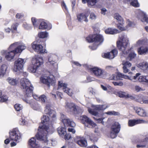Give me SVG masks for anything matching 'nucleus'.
Masks as SVG:
<instances>
[{"label": "nucleus", "mask_w": 148, "mask_h": 148, "mask_svg": "<svg viewBox=\"0 0 148 148\" xmlns=\"http://www.w3.org/2000/svg\"><path fill=\"white\" fill-rule=\"evenodd\" d=\"M38 99L41 103H45L46 101L47 97L45 95H43L39 97Z\"/></svg>", "instance_id": "nucleus-41"}, {"label": "nucleus", "mask_w": 148, "mask_h": 148, "mask_svg": "<svg viewBox=\"0 0 148 148\" xmlns=\"http://www.w3.org/2000/svg\"><path fill=\"white\" fill-rule=\"evenodd\" d=\"M61 118L65 126H70L73 127L75 126V123L72 120L67 118L64 114H61Z\"/></svg>", "instance_id": "nucleus-14"}, {"label": "nucleus", "mask_w": 148, "mask_h": 148, "mask_svg": "<svg viewBox=\"0 0 148 148\" xmlns=\"http://www.w3.org/2000/svg\"><path fill=\"white\" fill-rule=\"evenodd\" d=\"M10 138L11 140L19 142L21 136L19 132L16 129H14L10 133Z\"/></svg>", "instance_id": "nucleus-13"}, {"label": "nucleus", "mask_w": 148, "mask_h": 148, "mask_svg": "<svg viewBox=\"0 0 148 148\" xmlns=\"http://www.w3.org/2000/svg\"><path fill=\"white\" fill-rule=\"evenodd\" d=\"M32 22L34 27L38 26V24L35 18L33 17L32 18Z\"/></svg>", "instance_id": "nucleus-56"}, {"label": "nucleus", "mask_w": 148, "mask_h": 148, "mask_svg": "<svg viewBox=\"0 0 148 148\" xmlns=\"http://www.w3.org/2000/svg\"><path fill=\"white\" fill-rule=\"evenodd\" d=\"M97 16L93 12H91L90 14V18L92 20H95L96 19Z\"/></svg>", "instance_id": "nucleus-59"}, {"label": "nucleus", "mask_w": 148, "mask_h": 148, "mask_svg": "<svg viewBox=\"0 0 148 148\" xmlns=\"http://www.w3.org/2000/svg\"><path fill=\"white\" fill-rule=\"evenodd\" d=\"M57 57L54 54H50L49 56L48 59L49 62L52 64L55 63V59Z\"/></svg>", "instance_id": "nucleus-31"}, {"label": "nucleus", "mask_w": 148, "mask_h": 148, "mask_svg": "<svg viewBox=\"0 0 148 148\" xmlns=\"http://www.w3.org/2000/svg\"><path fill=\"white\" fill-rule=\"evenodd\" d=\"M32 65L28 67V69L30 72L35 73L37 69L42 64L43 59L42 58L38 56H35L32 60Z\"/></svg>", "instance_id": "nucleus-5"}, {"label": "nucleus", "mask_w": 148, "mask_h": 148, "mask_svg": "<svg viewBox=\"0 0 148 148\" xmlns=\"http://www.w3.org/2000/svg\"><path fill=\"white\" fill-rule=\"evenodd\" d=\"M32 47L36 52L38 53L42 54L47 52L46 50L43 48L41 45L35 44V42L32 44Z\"/></svg>", "instance_id": "nucleus-16"}, {"label": "nucleus", "mask_w": 148, "mask_h": 148, "mask_svg": "<svg viewBox=\"0 0 148 148\" xmlns=\"http://www.w3.org/2000/svg\"><path fill=\"white\" fill-rule=\"evenodd\" d=\"M105 69L107 71H110L114 70L115 68L114 67L112 66H106Z\"/></svg>", "instance_id": "nucleus-58"}, {"label": "nucleus", "mask_w": 148, "mask_h": 148, "mask_svg": "<svg viewBox=\"0 0 148 148\" xmlns=\"http://www.w3.org/2000/svg\"><path fill=\"white\" fill-rule=\"evenodd\" d=\"M96 76L103 78H107L110 77L109 74L106 71L98 67L89 68Z\"/></svg>", "instance_id": "nucleus-6"}, {"label": "nucleus", "mask_w": 148, "mask_h": 148, "mask_svg": "<svg viewBox=\"0 0 148 148\" xmlns=\"http://www.w3.org/2000/svg\"><path fill=\"white\" fill-rule=\"evenodd\" d=\"M138 80L140 82H145L148 84V76H142L139 77Z\"/></svg>", "instance_id": "nucleus-35"}, {"label": "nucleus", "mask_w": 148, "mask_h": 148, "mask_svg": "<svg viewBox=\"0 0 148 148\" xmlns=\"http://www.w3.org/2000/svg\"><path fill=\"white\" fill-rule=\"evenodd\" d=\"M19 123L21 125H24L27 124V121L25 120V119L22 118L20 120Z\"/></svg>", "instance_id": "nucleus-54"}, {"label": "nucleus", "mask_w": 148, "mask_h": 148, "mask_svg": "<svg viewBox=\"0 0 148 148\" xmlns=\"http://www.w3.org/2000/svg\"><path fill=\"white\" fill-rule=\"evenodd\" d=\"M9 84L12 85H14L17 83L18 80L16 79L9 77L7 79Z\"/></svg>", "instance_id": "nucleus-38"}, {"label": "nucleus", "mask_w": 148, "mask_h": 148, "mask_svg": "<svg viewBox=\"0 0 148 148\" xmlns=\"http://www.w3.org/2000/svg\"><path fill=\"white\" fill-rule=\"evenodd\" d=\"M18 24L17 23L13 24L11 27V30L12 32L13 33L14 32V31H16L17 30V27Z\"/></svg>", "instance_id": "nucleus-52"}, {"label": "nucleus", "mask_w": 148, "mask_h": 148, "mask_svg": "<svg viewBox=\"0 0 148 148\" xmlns=\"http://www.w3.org/2000/svg\"><path fill=\"white\" fill-rule=\"evenodd\" d=\"M17 49H16L15 50H12L6 53L5 58L8 60L10 61L13 59L15 55L21 51Z\"/></svg>", "instance_id": "nucleus-17"}, {"label": "nucleus", "mask_w": 148, "mask_h": 148, "mask_svg": "<svg viewBox=\"0 0 148 148\" xmlns=\"http://www.w3.org/2000/svg\"><path fill=\"white\" fill-rule=\"evenodd\" d=\"M7 68V65L5 64H3L1 66L0 70L2 72H3L4 74H5Z\"/></svg>", "instance_id": "nucleus-48"}, {"label": "nucleus", "mask_w": 148, "mask_h": 148, "mask_svg": "<svg viewBox=\"0 0 148 148\" xmlns=\"http://www.w3.org/2000/svg\"><path fill=\"white\" fill-rule=\"evenodd\" d=\"M147 123V121L143 119L130 120L128 121V125L130 126H133L137 124Z\"/></svg>", "instance_id": "nucleus-21"}, {"label": "nucleus", "mask_w": 148, "mask_h": 148, "mask_svg": "<svg viewBox=\"0 0 148 148\" xmlns=\"http://www.w3.org/2000/svg\"><path fill=\"white\" fill-rule=\"evenodd\" d=\"M106 114L109 115L119 116L120 115L119 112L114 111H111L107 112Z\"/></svg>", "instance_id": "nucleus-42"}, {"label": "nucleus", "mask_w": 148, "mask_h": 148, "mask_svg": "<svg viewBox=\"0 0 148 148\" xmlns=\"http://www.w3.org/2000/svg\"><path fill=\"white\" fill-rule=\"evenodd\" d=\"M14 108L17 111H19L22 109V106L21 104H16L14 105Z\"/></svg>", "instance_id": "nucleus-53"}, {"label": "nucleus", "mask_w": 148, "mask_h": 148, "mask_svg": "<svg viewBox=\"0 0 148 148\" xmlns=\"http://www.w3.org/2000/svg\"><path fill=\"white\" fill-rule=\"evenodd\" d=\"M58 83V86L57 88L58 90H59L60 88L62 87L63 91L64 89L67 87V84L63 83L62 81H59Z\"/></svg>", "instance_id": "nucleus-40"}, {"label": "nucleus", "mask_w": 148, "mask_h": 148, "mask_svg": "<svg viewBox=\"0 0 148 148\" xmlns=\"http://www.w3.org/2000/svg\"><path fill=\"white\" fill-rule=\"evenodd\" d=\"M138 67L143 70H148V63L146 62H143L138 64Z\"/></svg>", "instance_id": "nucleus-29"}, {"label": "nucleus", "mask_w": 148, "mask_h": 148, "mask_svg": "<svg viewBox=\"0 0 148 148\" xmlns=\"http://www.w3.org/2000/svg\"><path fill=\"white\" fill-rule=\"evenodd\" d=\"M135 88L136 90L138 92L143 90L142 88L138 86H136Z\"/></svg>", "instance_id": "nucleus-62"}, {"label": "nucleus", "mask_w": 148, "mask_h": 148, "mask_svg": "<svg viewBox=\"0 0 148 148\" xmlns=\"http://www.w3.org/2000/svg\"><path fill=\"white\" fill-rule=\"evenodd\" d=\"M86 40L89 42H95L92 47V50L96 49L98 45L101 44L103 41V36L100 34H95L90 35L86 38Z\"/></svg>", "instance_id": "nucleus-4"}, {"label": "nucleus", "mask_w": 148, "mask_h": 148, "mask_svg": "<svg viewBox=\"0 0 148 148\" xmlns=\"http://www.w3.org/2000/svg\"><path fill=\"white\" fill-rule=\"evenodd\" d=\"M138 52L139 54L145 55L148 53V46H142L138 48Z\"/></svg>", "instance_id": "nucleus-24"}, {"label": "nucleus", "mask_w": 148, "mask_h": 148, "mask_svg": "<svg viewBox=\"0 0 148 148\" xmlns=\"http://www.w3.org/2000/svg\"><path fill=\"white\" fill-rule=\"evenodd\" d=\"M106 34H114L119 33L118 30L116 29L108 28L105 31Z\"/></svg>", "instance_id": "nucleus-28"}, {"label": "nucleus", "mask_w": 148, "mask_h": 148, "mask_svg": "<svg viewBox=\"0 0 148 148\" xmlns=\"http://www.w3.org/2000/svg\"><path fill=\"white\" fill-rule=\"evenodd\" d=\"M121 129V125L118 122H115L111 127L110 136L112 138H114L117 136Z\"/></svg>", "instance_id": "nucleus-7"}, {"label": "nucleus", "mask_w": 148, "mask_h": 148, "mask_svg": "<svg viewBox=\"0 0 148 148\" xmlns=\"http://www.w3.org/2000/svg\"><path fill=\"white\" fill-rule=\"evenodd\" d=\"M0 102H4L6 101L8 99V97L6 95H1V92L0 91Z\"/></svg>", "instance_id": "nucleus-47"}, {"label": "nucleus", "mask_w": 148, "mask_h": 148, "mask_svg": "<svg viewBox=\"0 0 148 148\" xmlns=\"http://www.w3.org/2000/svg\"><path fill=\"white\" fill-rule=\"evenodd\" d=\"M95 80V78L88 76L87 77L86 80L85 82L86 83L90 82H91Z\"/></svg>", "instance_id": "nucleus-55"}, {"label": "nucleus", "mask_w": 148, "mask_h": 148, "mask_svg": "<svg viewBox=\"0 0 148 148\" xmlns=\"http://www.w3.org/2000/svg\"><path fill=\"white\" fill-rule=\"evenodd\" d=\"M117 50L116 49H114L110 52L104 53L102 56L106 58L112 59L117 55Z\"/></svg>", "instance_id": "nucleus-19"}, {"label": "nucleus", "mask_w": 148, "mask_h": 148, "mask_svg": "<svg viewBox=\"0 0 148 148\" xmlns=\"http://www.w3.org/2000/svg\"><path fill=\"white\" fill-rule=\"evenodd\" d=\"M117 93V95H118L119 97L126 98L127 93L124 92L120 91Z\"/></svg>", "instance_id": "nucleus-43"}, {"label": "nucleus", "mask_w": 148, "mask_h": 148, "mask_svg": "<svg viewBox=\"0 0 148 148\" xmlns=\"http://www.w3.org/2000/svg\"><path fill=\"white\" fill-rule=\"evenodd\" d=\"M20 84L24 91L25 92V98H23V100L27 103L30 104L32 101L30 97L33 96V90L34 88L31 86L29 80L26 78L22 79L20 81Z\"/></svg>", "instance_id": "nucleus-2"}, {"label": "nucleus", "mask_w": 148, "mask_h": 148, "mask_svg": "<svg viewBox=\"0 0 148 148\" xmlns=\"http://www.w3.org/2000/svg\"><path fill=\"white\" fill-rule=\"evenodd\" d=\"M49 117L47 116L44 115L41 118L42 124L40 125L38 129V132L36 136L38 140H40L45 143L48 142L47 136L48 134H52L53 132V129L52 127H48L44 123H47L49 120Z\"/></svg>", "instance_id": "nucleus-1"}, {"label": "nucleus", "mask_w": 148, "mask_h": 148, "mask_svg": "<svg viewBox=\"0 0 148 148\" xmlns=\"http://www.w3.org/2000/svg\"><path fill=\"white\" fill-rule=\"evenodd\" d=\"M144 41L143 40H139L137 42V44L138 45H140L143 44Z\"/></svg>", "instance_id": "nucleus-64"}, {"label": "nucleus", "mask_w": 148, "mask_h": 148, "mask_svg": "<svg viewBox=\"0 0 148 148\" xmlns=\"http://www.w3.org/2000/svg\"><path fill=\"white\" fill-rule=\"evenodd\" d=\"M120 39L117 42V45L119 50L121 51L124 54L128 52L125 51L127 47L129 45L128 40L127 36L124 34H122L119 36Z\"/></svg>", "instance_id": "nucleus-3"}, {"label": "nucleus", "mask_w": 148, "mask_h": 148, "mask_svg": "<svg viewBox=\"0 0 148 148\" xmlns=\"http://www.w3.org/2000/svg\"><path fill=\"white\" fill-rule=\"evenodd\" d=\"M124 21H122V23L119 22L117 24V27L119 29L121 30H124L125 29L124 27Z\"/></svg>", "instance_id": "nucleus-45"}, {"label": "nucleus", "mask_w": 148, "mask_h": 148, "mask_svg": "<svg viewBox=\"0 0 148 148\" xmlns=\"http://www.w3.org/2000/svg\"><path fill=\"white\" fill-rule=\"evenodd\" d=\"M71 138V136L70 133H66L64 138L66 140H68Z\"/></svg>", "instance_id": "nucleus-57"}, {"label": "nucleus", "mask_w": 148, "mask_h": 148, "mask_svg": "<svg viewBox=\"0 0 148 148\" xmlns=\"http://www.w3.org/2000/svg\"><path fill=\"white\" fill-rule=\"evenodd\" d=\"M113 84L114 86H122L123 85V83L121 82H113Z\"/></svg>", "instance_id": "nucleus-61"}, {"label": "nucleus", "mask_w": 148, "mask_h": 148, "mask_svg": "<svg viewBox=\"0 0 148 148\" xmlns=\"http://www.w3.org/2000/svg\"><path fill=\"white\" fill-rule=\"evenodd\" d=\"M40 81L49 86L51 85H54L55 83L54 78L52 75L49 77L42 76L40 78Z\"/></svg>", "instance_id": "nucleus-10"}, {"label": "nucleus", "mask_w": 148, "mask_h": 148, "mask_svg": "<svg viewBox=\"0 0 148 148\" xmlns=\"http://www.w3.org/2000/svg\"><path fill=\"white\" fill-rule=\"evenodd\" d=\"M128 2L130 5L134 7H139V5L137 0H128Z\"/></svg>", "instance_id": "nucleus-36"}, {"label": "nucleus", "mask_w": 148, "mask_h": 148, "mask_svg": "<svg viewBox=\"0 0 148 148\" xmlns=\"http://www.w3.org/2000/svg\"><path fill=\"white\" fill-rule=\"evenodd\" d=\"M65 108L74 114H76L80 112L81 110L79 106L75 103L71 102H66Z\"/></svg>", "instance_id": "nucleus-8"}, {"label": "nucleus", "mask_w": 148, "mask_h": 148, "mask_svg": "<svg viewBox=\"0 0 148 148\" xmlns=\"http://www.w3.org/2000/svg\"><path fill=\"white\" fill-rule=\"evenodd\" d=\"M25 62L24 59L19 58L14 62V71L16 72L18 71L22 70Z\"/></svg>", "instance_id": "nucleus-12"}, {"label": "nucleus", "mask_w": 148, "mask_h": 148, "mask_svg": "<svg viewBox=\"0 0 148 148\" xmlns=\"http://www.w3.org/2000/svg\"><path fill=\"white\" fill-rule=\"evenodd\" d=\"M39 21L41 23L39 27V29H45L47 28L48 30H49L51 28L52 26L50 25H48L47 23L43 21L42 20H40Z\"/></svg>", "instance_id": "nucleus-25"}, {"label": "nucleus", "mask_w": 148, "mask_h": 148, "mask_svg": "<svg viewBox=\"0 0 148 148\" xmlns=\"http://www.w3.org/2000/svg\"><path fill=\"white\" fill-rule=\"evenodd\" d=\"M63 91L67 93L70 96H71L73 94L72 90L67 87L65 88H64Z\"/></svg>", "instance_id": "nucleus-44"}, {"label": "nucleus", "mask_w": 148, "mask_h": 148, "mask_svg": "<svg viewBox=\"0 0 148 148\" xmlns=\"http://www.w3.org/2000/svg\"><path fill=\"white\" fill-rule=\"evenodd\" d=\"M107 10L105 8H103L101 9V13L103 15H105Z\"/></svg>", "instance_id": "nucleus-63"}, {"label": "nucleus", "mask_w": 148, "mask_h": 148, "mask_svg": "<svg viewBox=\"0 0 148 148\" xmlns=\"http://www.w3.org/2000/svg\"><path fill=\"white\" fill-rule=\"evenodd\" d=\"M77 138L78 139L76 142L77 144L82 147H85L87 146V142L84 138H80L79 136H77Z\"/></svg>", "instance_id": "nucleus-23"}, {"label": "nucleus", "mask_w": 148, "mask_h": 148, "mask_svg": "<svg viewBox=\"0 0 148 148\" xmlns=\"http://www.w3.org/2000/svg\"><path fill=\"white\" fill-rule=\"evenodd\" d=\"M25 46L23 45H20L18 42H16L11 44L9 47L10 50H15L16 49L17 50H19L21 51L19 53L21 52L22 51L26 48Z\"/></svg>", "instance_id": "nucleus-15"}, {"label": "nucleus", "mask_w": 148, "mask_h": 148, "mask_svg": "<svg viewBox=\"0 0 148 148\" xmlns=\"http://www.w3.org/2000/svg\"><path fill=\"white\" fill-rule=\"evenodd\" d=\"M50 94L51 95L52 97L55 99H60L62 98L61 97L62 94L59 92H56V95L52 93H50Z\"/></svg>", "instance_id": "nucleus-37"}, {"label": "nucleus", "mask_w": 148, "mask_h": 148, "mask_svg": "<svg viewBox=\"0 0 148 148\" xmlns=\"http://www.w3.org/2000/svg\"><path fill=\"white\" fill-rule=\"evenodd\" d=\"M57 131L60 135H64L66 133L65 127H59L57 129Z\"/></svg>", "instance_id": "nucleus-32"}, {"label": "nucleus", "mask_w": 148, "mask_h": 148, "mask_svg": "<svg viewBox=\"0 0 148 148\" xmlns=\"http://www.w3.org/2000/svg\"><path fill=\"white\" fill-rule=\"evenodd\" d=\"M32 108L35 110H39L41 108V106L40 104L37 103H35L33 106Z\"/></svg>", "instance_id": "nucleus-51"}, {"label": "nucleus", "mask_w": 148, "mask_h": 148, "mask_svg": "<svg viewBox=\"0 0 148 148\" xmlns=\"http://www.w3.org/2000/svg\"><path fill=\"white\" fill-rule=\"evenodd\" d=\"M122 64L123 65V72L125 73H127L130 71V68L132 65L128 61H123Z\"/></svg>", "instance_id": "nucleus-22"}, {"label": "nucleus", "mask_w": 148, "mask_h": 148, "mask_svg": "<svg viewBox=\"0 0 148 148\" xmlns=\"http://www.w3.org/2000/svg\"><path fill=\"white\" fill-rule=\"evenodd\" d=\"M48 34L46 32H42L38 34L39 37L41 38H44L47 37L48 36Z\"/></svg>", "instance_id": "nucleus-49"}, {"label": "nucleus", "mask_w": 148, "mask_h": 148, "mask_svg": "<svg viewBox=\"0 0 148 148\" xmlns=\"http://www.w3.org/2000/svg\"><path fill=\"white\" fill-rule=\"evenodd\" d=\"M134 109L136 111V113L141 117H145L147 116L146 112L142 108L135 107Z\"/></svg>", "instance_id": "nucleus-20"}, {"label": "nucleus", "mask_w": 148, "mask_h": 148, "mask_svg": "<svg viewBox=\"0 0 148 148\" xmlns=\"http://www.w3.org/2000/svg\"><path fill=\"white\" fill-rule=\"evenodd\" d=\"M88 16H86L85 14L83 13H80L77 15V19L80 22L84 21L87 22L88 21L87 19Z\"/></svg>", "instance_id": "nucleus-27"}, {"label": "nucleus", "mask_w": 148, "mask_h": 148, "mask_svg": "<svg viewBox=\"0 0 148 148\" xmlns=\"http://www.w3.org/2000/svg\"><path fill=\"white\" fill-rule=\"evenodd\" d=\"M120 77H122V74L118 73L116 76H115L114 75H112V79L115 80H118L120 79Z\"/></svg>", "instance_id": "nucleus-46"}, {"label": "nucleus", "mask_w": 148, "mask_h": 148, "mask_svg": "<svg viewBox=\"0 0 148 148\" xmlns=\"http://www.w3.org/2000/svg\"><path fill=\"white\" fill-rule=\"evenodd\" d=\"M132 141L134 143H136L138 142H142V141L137 138L136 137H134L132 139Z\"/></svg>", "instance_id": "nucleus-60"}, {"label": "nucleus", "mask_w": 148, "mask_h": 148, "mask_svg": "<svg viewBox=\"0 0 148 148\" xmlns=\"http://www.w3.org/2000/svg\"><path fill=\"white\" fill-rule=\"evenodd\" d=\"M114 18L116 19L118 23L120 22L122 23V21H124L123 18L118 13H116L114 14Z\"/></svg>", "instance_id": "nucleus-34"}, {"label": "nucleus", "mask_w": 148, "mask_h": 148, "mask_svg": "<svg viewBox=\"0 0 148 148\" xmlns=\"http://www.w3.org/2000/svg\"><path fill=\"white\" fill-rule=\"evenodd\" d=\"M136 56V54L134 52H131L129 53L128 56L127 58V59L130 61H131L135 58Z\"/></svg>", "instance_id": "nucleus-39"}, {"label": "nucleus", "mask_w": 148, "mask_h": 148, "mask_svg": "<svg viewBox=\"0 0 148 148\" xmlns=\"http://www.w3.org/2000/svg\"><path fill=\"white\" fill-rule=\"evenodd\" d=\"M29 144L30 146V148H33L37 144L36 143L35 139L33 137L29 140Z\"/></svg>", "instance_id": "nucleus-33"}, {"label": "nucleus", "mask_w": 148, "mask_h": 148, "mask_svg": "<svg viewBox=\"0 0 148 148\" xmlns=\"http://www.w3.org/2000/svg\"><path fill=\"white\" fill-rule=\"evenodd\" d=\"M140 73H137L135 76L133 77L129 76L126 75H124L122 74V77L125 79L130 80L133 81V82H135V81H133V79L136 80L137 77L140 75Z\"/></svg>", "instance_id": "nucleus-30"}, {"label": "nucleus", "mask_w": 148, "mask_h": 148, "mask_svg": "<svg viewBox=\"0 0 148 148\" xmlns=\"http://www.w3.org/2000/svg\"><path fill=\"white\" fill-rule=\"evenodd\" d=\"M138 17L142 22L148 23V18L147 17V15L144 12H140Z\"/></svg>", "instance_id": "nucleus-26"}, {"label": "nucleus", "mask_w": 148, "mask_h": 148, "mask_svg": "<svg viewBox=\"0 0 148 148\" xmlns=\"http://www.w3.org/2000/svg\"><path fill=\"white\" fill-rule=\"evenodd\" d=\"M97 2V0H87V3L88 5L93 6Z\"/></svg>", "instance_id": "nucleus-50"}, {"label": "nucleus", "mask_w": 148, "mask_h": 148, "mask_svg": "<svg viewBox=\"0 0 148 148\" xmlns=\"http://www.w3.org/2000/svg\"><path fill=\"white\" fill-rule=\"evenodd\" d=\"M109 107L108 106H106L105 105H97L95 106H92V107L93 110L90 108L88 109L89 112L90 114L95 115L97 116L98 113L96 111L102 110H105Z\"/></svg>", "instance_id": "nucleus-9"}, {"label": "nucleus", "mask_w": 148, "mask_h": 148, "mask_svg": "<svg viewBox=\"0 0 148 148\" xmlns=\"http://www.w3.org/2000/svg\"><path fill=\"white\" fill-rule=\"evenodd\" d=\"M50 106V104L49 103L46 105L45 112L46 114L49 115L50 118L51 117L53 119L56 118V115L54 114V112L51 109Z\"/></svg>", "instance_id": "nucleus-18"}, {"label": "nucleus", "mask_w": 148, "mask_h": 148, "mask_svg": "<svg viewBox=\"0 0 148 148\" xmlns=\"http://www.w3.org/2000/svg\"><path fill=\"white\" fill-rule=\"evenodd\" d=\"M81 122L85 126L89 128H92L95 127L96 125V124L90 119L85 115L83 116L82 119H81Z\"/></svg>", "instance_id": "nucleus-11"}]
</instances>
